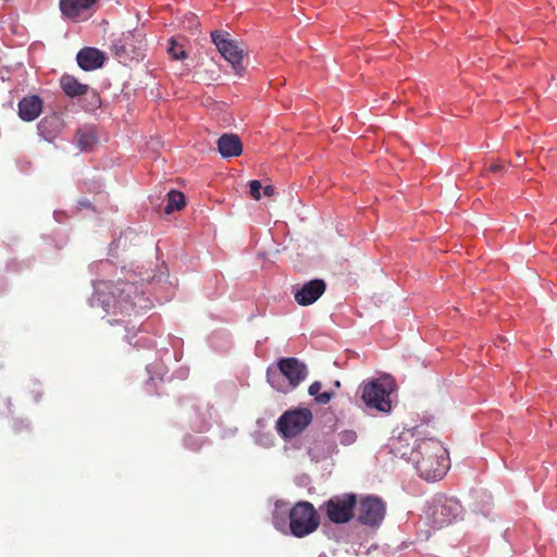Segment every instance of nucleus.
Returning a JSON list of instances; mask_svg holds the SVG:
<instances>
[{
    "label": "nucleus",
    "instance_id": "nucleus-9",
    "mask_svg": "<svg viewBox=\"0 0 557 557\" xmlns=\"http://www.w3.org/2000/svg\"><path fill=\"white\" fill-rule=\"evenodd\" d=\"M144 38L140 34L123 33L112 42V51L121 61L138 60L144 55Z\"/></svg>",
    "mask_w": 557,
    "mask_h": 557
},
{
    "label": "nucleus",
    "instance_id": "nucleus-19",
    "mask_svg": "<svg viewBox=\"0 0 557 557\" xmlns=\"http://www.w3.org/2000/svg\"><path fill=\"white\" fill-rule=\"evenodd\" d=\"M185 207V196L177 190L168 193V202L164 208L166 214H171L175 210H182Z\"/></svg>",
    "mask_w": 557,
    "mask_h": 557
},
{
    "label": "nucleus",
    "instance_id": "nucleus-13",
    "mask_svg": "<svg viewBox=\"0 0 557 557\" xmlns=\"http://www.w3.org/2000/svg\"><path fill=\"white\" fill-rule=\"evenodd\" d=\"M420 440L414 438V432L407 430L397 437L391 438L389 448L395 457L407 459L411 462V457L416 453V445Z\"/></svg>",
    "mask_w": 557,
    "mask_h": 557
},
{
    "label": "nucleus",
    "instance_id": "nucleus-24",
    "mask_svg": "<svg viewBox=\"0 0 557 557\" xmlns=\"http://www.w3.org/2000/svg\"><path fill=\"white\" fill-rule=\"evenodd\" d=\"M250 195L253 199L259 200L261 198L260 189L262 188L261 183L257 180L250 181Z\"/></svg>",
    "mask_w": 557,
    "mask_h": 557
},
{
    "label": "nucleus",
    "instance_id": "nucleus-17",
    "mask_svg": "<svg viewBox=\"0 0 557 557\" xmlns=\"http://www.w3.org/2000/svg\"><path fill=\"white\" fill-rule=\"evenodd\" d=\"M218 150L223 158L238 157L243 152V145L235 134H223L216 141Z\"/></svg>",
    "mask_w": 557,
    "mask_h": 557
},
{
    "label": "nucleus",
    "instance_id": "nucleus-8",
    "mask_svg": "<svg viewBox=\"0 0 557 557\" xmlns=\"http://www.w3.org/2000/svg\"><path fill=\"white\" fill-rule=\"evenodd\" d=\"M211 38L221 55L232 65L235 73L242 75L244 71L242 65L244 50L239 47L238 42L232 40L228 33L221 30L212 32Z\"/></svg>",
    "mask_w": 557,
    "mask_h": 557
},
{
    "label": "nucleus",
    "instance_id": "nucleus-18",
    "mask_svg": "<svg viewBox=\"0 0 557 557\" xmlns=\"http://www.w3.org/2000/svg\"><path fill=\"white\" fill-rule=\"evenodd\" d=\"M60 86L63 92L71 98L87 95L89 86L81 83L70 74H63L60 78Z\"/></svg>",
    "mask_w": 557,
    "mask_h": 557
},
{
    "label": "nucleus",
    "instance_id": "nucleus-12",
    "mask_svg": "<svg viewBox=\"0 0 557 557\" xmlns=\"http://www.w3.org/2000/svg\"><path fill=\"white\" fill-rule=\"evenodd\" d=\"M98 0H61L60 9L67 18L82 21L88 18L95 11Z\"/></svg>",
    "mask_w": 557,
    "mask_h": 557
},
{
    "label": "nucleus",
    "instance_id": "nucleus-7",
    "mask_svg": "<svg viewBox=\"0 0 557 557\" xmlns=\"http://www.w3.org/2000/svg\"><path fill=\"white\" fill-rule=\"evenodd\" d=\"M312 421V412L307 408L285 411L276 421V430L284 438L300 434Z\"/></svg>",
    "mask_w": 557,
    "mask_h": 557
},
{
    "label": "nucleus",
    "instance_id": "nucleus-25",
    "mask_svg": "<svg viewBox=\"0 0 557 557\" xmlns=\"http://www.w3.org/2000/svg\"><path fill=\"white\" fill-rule=\"evenodd\" d=\"M280 507H281V504H280V503H276V504H275V512H274V515H273V523H274V525H275L277 529H280V528H281V524H284V520H282V521L280 522V521H278V519H277V510L280 509Z\"/></svg>",
    "mask_w": 557,
    "mask_h": 557
},
{
    "label": "nucleus",
    "instance_id": "nucleus-21",
    "mask_svg": "<svg viewBox=\"0 0 557 557\" xmlns=\"http://www.w3.org/2000/svg\"><path fill=\"white\" fill-rule=\"evenodd\" d=\"M96 143V136L92 131H82L77 133V144L82 150H86Z\"/></svg>",
    "mask_w": 557,
    "mask_h": 557
},
{
    "label": "nucleus",
    "instance_id": "nucleus-27",
    "mask_svg": "<svg viewBox=\"0 0 557 557\" xmlns=\"http://www.w3.org/2000/svg\"><path fill=\"white\" fill-rule=\"evenodd\" d=\"M263 194L265 196H272L274 194V188L272 186L268 185L263 188Z\"/></svg>",
    "mask_w": 557,
    "mask_h": 557
},
{
    "label": "nucleus",
    "instance_id": "nucleus-28",
    "mask_svg": "<svg viewBox=\"0 0 557 557\" xmlns=\"http://www.w3.org/2000/svg\"><path fill=\"white\" fill-rule=\"evenodd\" d=\"M150 278H152V280H153V278H154V276H153V277H147V278L141 277V281H150Z\"/></svg>",
    "mask_w": 557,
    "mask_h": 557
},
{
    "label": "nucleus",
    "instance_id": "nucleus-29",
    "mask_svg": "<svg viewBox=\"0 0 557 557\" xmlns=\"http://www.w3.org/2000/svg\"><path fill=\"white\" fill-rule=\"evenodd\" d=\"M258 256H259L260 258H264V257H265V256H264V253H262V252H259V253H258Z\"/></svg>",
    "mask_w": 557,
    "mask_h": 557
},
{
    "label": "nucleus",
    "instance_id": "nucleus-15",
    "mask_svg": "<svg viewBox=\"0 0 557 557\" xmlns=\"http://www.w3.org/2000/svg\"><path fill=\"white\" fill-rule=\"evenodd\" d=\"M104 53L97 48L86 47L78 51L76 61L78 66L84 71H95L100 69L104 63Z\"/></svg>",
    "mask_w": 557,
    "mask_h": 557
},
{
    "label": "nucleus",
    "instance_id": "nucleus-26",
    "mask_svg": "<svg viewBox=\"0 0 557 557\" xmlns=\"http://www.w3.org/2000/svg\"><path fill=\"white\" fill-rule=\"evenodd\" d=\"M503 170H504V165L500 162H495V163L491 164L487 169V171L493 172V173H498V172H502Z\"/></svg>",
    "mask_w": 557,
    "mask_h": 557
},
{
    "label": "nucleus",
    "instance_id": "nucleus-16",
    "mask_svg": "<svg viewBox=\"0 0 557 557\" xmlns=\"http://www.w3.org/2000/svg\"><path fill=\"white\" fill-rule=\"evenodd\" d=\"M42 111V101L38 96L24 97L18 102V116L25 122L36 120Z\"/></svg>",
    "mask_w": 557,
    "mask_h": 557
},
{
    "label": "nucleus",
    "instance_id": "nucleus-23",
    "mask_svg": "<svg viewBox=\"0 0 557 557\" xmlns=\"http://www.w3.org/2000/svg\"><path fill=\"white\" fill-rule=\"evenodd\" d=\"M339 443L344 446L354 444L357 441V433L352 430H345L338 434Z\"/></svg>",
    "mask_w": 557,
    "mask_h": 557
},
{
    "label": "nucleus",
    "instance_id": "nucleus-5",
    "mask_svg": "<svg viewBox=\"0 0 557 557\" xmlns=\"http://www.w3.org/2000/svg\"><path fill=\"white\" fill-rule=\"evenodd\" d=\"M281 375L288 380V388L293 389L305 381L308 375V369L304 362L294 357L281 358L277 361L276 370L268 369L267 377L272 387L286 392L287 389L283 388L278 383Z\"/></svg>",
    "mask_w": 557,
    "mask_h": 557
},
{
    "label": "nucleus",
    "instance_id": "nucleus-10",
    "mask_svg": "<svg viewBox=\"0 0 557 557\" xmlns=\"http://www.w3.org/2000/svg\"><path fill=\"white\" fill-rule=\"evenodd\" d=\"M462 507L455 498H438L432 506L431 518L435 528H443L461 517Z\"/></svg>",
    "mask_w": 557,
    "mask_h": 557
},
{
    "label": "nucleus",
    "instance_id": "nucleus-11",
    "mask_svg": "<svg viewBox=\"0 0 557 557\" xmlns=\"http://www.w3.org/2000/svg\"><path fill=\"white\" fill-rule=\"evenodd\" d=\"M386 513L385 503L376 496H366L359 503L358 521L361 524L376 527L382 523Z\"/></svg>",
    "mask_w": 557,
    "mask_h": 557
},
{
    "label": "nucleus",
    "instance_id": "nucleus-14",
    "mask_svg": "<svg viewBox=\"0 0 557 557\" xmlns=\"http://www.w3.org/2000/svg\"><path fill=\"white\" fill-rule=\"evenodd\" d=\"M326 284L323 280H311L295 292V300L300 306H309L315 302L325 292Z\"/></svg>",
    "mask_w": 557,
    "mask_h": 557
},
{
    "label": "nucleus",
    "instance_id": "nucleus-6",
    "mask_svg": "<svg viewBox=\"0 0 557 557\" xmlns=\"http://www.w3.org/2000/svg\"><path fill=\"white\" fill-rule=\"evenodd\" d=\"M357 505V497L352 493L332 496L324 502L321 509L325 511L327 519L336 524L350 521L354 517V509Z\"/></svg>",
    "mask_w": 557,
    "mask_h": 557
},
{
    "label": "nucleus",
    "instance_id": "nucleus-3",
    "mask_svg": "<svg viewBox=\"0 0 557 557\" xmlns=\"http://www.w3.org/2000/svg\"><path fill=\"white\" fill-rule=\"evenodd\" d=\"M395 387L389 376L379 377L363 385L361 398L368 408L387 413L392 410L391 394Z\"/></svg>",
    "mask_w": 557,
    "mask_h": 557
},
{
    "label": "nucleus",
    "instance_id": "nucleus-2",
    "mask_svg": "<svg viewBox=\"0 0 557 557\" xmlns=\"http://www.w3.org/2000/svg\"><path fill=\"white\" fill-rule=\"evenodd\" d=\"M411 462L426 481L441 480L449 469V458L443 444L433 438H421L416 445Z\"/></svg>",
    "mask_w": 557,
    "mask_h": 557
},
{
    "label": "nucleus",
    "instance_id": "nucleus-4",
    "mask_svg": "<svg viewBox=\"0 0 557 557\" xmlns=\"http://www.w3.org/2000/svg\"><path fill=\"white\" fill-rule=\"evenodd\" d=\"M289 531L295 537H305L320 525V517L314 506L307 500L296 503L288 512Z\"/></svg>",
    "mask_w": 557,
    "mask_h": 557
},
{
    "label": "nucleus",
    "instance_id": "nucleus-22",
    "mask_svg": "<svg viewBox=\"0 0 557 557\" xmlns=\"http://www.w3.org/2000/svg\"><path fill=\"white\" fill-rule=\"evenodd\" d=\"M168 53L175 60L186 58V51L183 45L178 44L174 38L169 41Z\"/></svg>",
    "mask_w": 557,
    "mask_h": 557
},
{
    "label": "nucleus",
    "instance_id": "nucleus-1",
    "mask_svg": "<svg viewBox=\"0 0 557 557\" xmlns=\"http://www.w3.org/2000/svg\"><path fill=\"white\" fill-rule=\"evenodd\" d=\"M98 300L103 310L113 317L108 320L110 324L125 323L128 325L129 318L138 314L141 310L148 308L147 299L143 293H138V287L134 282H121L114 285L108 293H99ZM127 329V326H125Z\"/></svg>",
    "mask_w": 557,
    "mask_h": 557
},
{
    "label": "nucleus",
    "instance_id": "nucleus-20",
    "mask_svg": "<svg viewBox=\"0 0 557 557\" xmlns=\"http://www.w3.org/2000/svg\"><path fill=\"white\" fill-rule=\"evenodd\" d=\"M322 388V384L321 382L319 381H315L313 382L309 388H308V393L310 396H313L314 397V400L318 403V404H321V405H326L331 401L332 397H333V393L331 392H323L321 393Z\"/></svg>",
    "mask_w": 557,
    "mask_h": 557
}]
</instances>
